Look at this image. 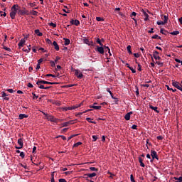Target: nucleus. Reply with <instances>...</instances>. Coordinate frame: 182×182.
Masks as SVG:
<instances>
[{"label": "nucleus", "mask_w": 182, "mask_h": 182, "mask_svg": "<svg viewBox=\"0 0 182 182\" xmlns=\"http://www.w3.org/2000/svg\"><path fill=\"white\" fill-rule=\"evenodd\" d=\"M18 8H19L18 4H14L11 7V11L10 12V17L11 19H15V16H16V13L18 12Z\"/></svg>", "instance_id": "1"}, {"label": "nucleus", "mask_w": 182, "mask_h": 182, "mask_svg": "<svg viewBox=\"0 0 182 182\" xmlns=\"http://www.w3.org/2000/svg\"><path fill=\"white\" fill-rule=\"evenodd\" d=\"M97 48H95V50L98 52L99 53H101V55H103L105 53V48L103 46H96Z\"/></svg>", "instance_id": "2"}, {"label": "nucleus", "mask_w": 182, "mask_h": 182, "mask_svg": "<svg viewBox=\"0 0 182 182\" xmlns=\"http://www.w3.org/2000/svg\"><path fill=\"white\" fill-rule=\"evenodd\" d=\"M151 156L153 160H154V159H156V160H159V156L157 155V152L156 151L151 150Z\"/></svg>", "instance_id": "3"}, {"label": "nucleus", "mask_w": 182, "mask_h": 182, "mask_svg": "<svg viewBox=\"0 0 182 182\" xmlns=\"http://www.w3.org/2000/svg\"><path fill=\"white\" fill-rule=\"evenodd\" d=\"M75 75L78 79H82V77H83V74L80 73V70H75Z\"/></svg>", "instance_id": "4"}, {"label": "nucleus", "mask_w": 182, "mask_h": 182, "mask_svg": "<svg viewBox=\"0 0 182 182\" xmlns=\"http://www.w3.org/2000/svg\"><path fill=\"white\" fill-rule=\"evenodd\" d=\"M18 14H20V15H31V12H29V11L26 10V9L19 10Z\"/></svg>", "instance_id": "5"}, {"label": "nucleus", "mask_w": 182, "mask_h": 182, "mask_svg": "<svg viewBox=\"0 0 182 182\" xmlns=\"http://www.w3.org/2000/svg\"><path fill=\"white\" fill-rule=\"evenodd\" d=\"M36 85L39 87V89H45V85H43V82H42V80H38L36 82Z\"/></svg>", "instance_id": "6"}, {"label": "nucleus", "mask_w": 182, "mask_h": 182, "mask_svg": "<svg viewBox=\"0 0 182 182\" xmlns=\"http://www.w3.org/2000/svg\"><path fill=\"white\" fill-rule=\"evenodd\" d=\"M159 53L157 50L154 51V58L156 60H160L161 58L159 55Z\"/></svg>", "instance_id": "7"}, {"label": "nucleus", "mask_w": 182, "mask_h": 182, "mask_svg": "<svg viewBox=\"0 0 182 182\" xmlns=\"http://www.w3.org/2000/svg\"><path fill=\"white\" fill-rule=\"evenodd\" d=\"M74 122L73 120H70V121H68V122H63L62 124V126L63 127H68V126L70 125V124H74Z\"/></svg>", "instance_id": "8"}, {"label": "nucleus", "mask_w": 182, "mask_h": 182, "mask_svg": "<svg viewBox=\"0 0 182 182\" xmlns=\"http://www.w3.org/2000/svg\"><path fill=\"white\" fill-rule=\"evenodd\" d=\"M84 42L86 43V45H88V46H95V43H93V41H89V39L84 40Z\"/></svg>", "instance_id": "9"}, {"label": "nucleus", "mask_w": 182, "mask_h": 182, "mask_svg": "<svg viewBox=\"0 0 182 182\" xmlns=\"http://www.w3.org/2000/svg\"><path fill=\"white\" fill-rule=\"evenodd\" d=\"M43 114H44V116H46V119H48L50 122H52L54 119V117L52 115H49L45 112H43Z\"/></svg>", "instance_id": "10"}, {"label": "nucleus", "mask_w": 182, "mask_h": 182, "mask_svg": "<svg viewBox=\"0 0 182 182\" xmlns=\"http://www.w3.org/2000/svg\"><path fill=\"white\" fill-rule=\"evenodd\" d=\"M9 95L6 94L5 92H1V97H4V100L9 101V97H6Z\"/></svg>", "instance_id": "11"}, {"label": "nucleus", "mask_w": 182, "mask_h": 182, "mask_svg": "<svg viewBox=\"0 0 182 182\" xmlns=\"http://www.w3.org/2000/svg\"><path fill=\"white\" fill-rule=\"evenodd\" d=\"M26 43V40L24 38H22L20 42L18 43V47L22 48L23 47V45Z\"/></svg>", "instance_id": "12"}, {"label": "nucleus", "mask_w": 182, "mask_h": 182, "mask_svg": "<svg viewBox=\"0 0 182 182\" xmlns=\"http://www.w3.org/2000/svg\"><path fill=\"white\" fill-rule=\"evenodd\" d=\"M82 103L78 104L77 105H74V106H71V107H68V109L70 110H75V109H78V107H80V106H82Z\"/></svg>", "instance_id": "13"}, {"label": "nucleus", "mask_w": 182, "mask_h": 182, "mask_svg": "<svg viewBox=\"0 0 182 182\" xmlns=\"http://www.w3.org/2000/svg\"><path fill=\"white\" fill-rule=\"evenodd\" d=\"M41 83H43V85H58V82H48V81H45L43 80H42Z\"/></svg>", "instance_id": "14"}, {"label": "nucleus", "mask_w": 182, "mask_h": 182, "mask_svg": "<svg viewBox=\"0 0 182 182\" xmlns=\"http://www.w3.org/2000/svg\"><path fill=\"white\" fill-rule=\"evenodd\" d=\"M161 19L164 20V22L165 23H167V22H168V16H167V15H162L161 16Z\"/></svg>", "instance_id": "15"}, {"label": "nucleus", "mask_w": 182, "mask_h": 182, "mask_svg": "<svg viewBox=\"0 0 182 182\" xmlns=\"http://www.w3.org/2000/svg\"><path fill=\"white\" fill-rule=\"evenodd\" d=\"M131 114H133V112H129L127 113L124 116L125 120H130V115Z\"/></svg>", "instance_id": "16"}, {"label": "nucleus", "mask_w": 182, "mask_h": 182, "mask_svg": "<svg viewBox=\"0 0 182 182\" xmlns=\"http://www.w3.org/2000/svg\"><path fill=\"white\" fill-rule=\"evenodd\" d=\"M149 109H151V110H154L156 112V113H160V111H159L157 109V107H154L153 105H149Z\"/></svg>", "instance_id": "17"}, {"label": "nucleus", "mask_w": 182, "mask_h": 182, "mask_svg": "<svg viewBox=\"0 0 182 182\" xmlns=\"http://www.w3.org/2000/svg\"><path fill=\"white\" fill-rule=\"evenodd\" d=\"M28 117V116L27 114H20L18 115V119H19L20 120H22V119H27Z\"/></svg>", "instance_id": "18"}, {"label": "nucleus", "mask_w": 182, "mask_h": 182, "mask_svg": "<svg viewBox=\"0 0 182 182\" xmlns=\"http://www.w3.org/2000/svg\"><path fill=\"white\" fill-rule=\"evenodd\" d=\"M85 176L89 177L90 178H92V177H96L97 174L94 172L92 173H86L85 174Z\"/></svg>", "instance_id": "19"}, {"label": "nucleus", "mask_w": 182, "mask_h": 182, "mask_svg": "<svg viewBox=\"0 0 182 182\" xmlns=\"http://www.w3.org/2000/svg\"><path fill=\"white\" fill-rule=\"evenodd\" d=\"M53 45L54 46V49H55V50H59V45H58V43L56 41H53Z\"/></svg>", "instance_id": "20"}, {"label": "nucleus", "mask_w": 182, "mask_h": 182, "mask_svg": "<svg viewBox=\"0 0 182 182\" xmlns=\"http://www.w3.org/2000/svg\"><path fill=\"white\" fill-rule=\"evenodd\" d=\"M34 32H35L36 35H37V36H42L43 35V33H42L39 31V29H36V30L34 31Z\"/></svg>", "instance_id": "21"}, {"label": "nucleus", "mask_w": 182, "mask_h": 182, "mask_svg": "<svg viewBox=\"0 0 182 182\" xmlns=\"http://www.w3.org/2000/svg\"><path fill=\"white\" fill-rule=\"evenodd\" d=\"M63 40L65 41V46H68V45L70 44V40H69V38H64Z\"/></svg>", "instance_id": "22"}, {"label": "nucleus", "mask_w": 182, "mask_h": 182, "mask_svg": "<svg viewBox=\"0 0 182 182\" xmlns=\"http://www.w3.org/2000/svg\"><path fill=\"white\" fill-rule=\"evenodd\" d=\"M92 109H95V110H100L102 109V106H96V105H92L90 106Z\"/></svg>", "instance_id": "23"}, {"label": "nucleus", "mask_w": 182, "mask_h": 182, "mask_svg": "<svg viewBox=\"0 0 182 182\" xmlns=\"http://www.w3.org/2000/svg\"><path fill=\"white\" fill-rule=\"evenodd\" d=\"M18 144H19V146H21V147H23V139H22V138H20L18 139Z\"/></svg>", "instance_id": "24"}, {"label": "nucleus", "mask_w": 182, "mask_h": 182, "mask_svg": "<svg viewBox=\"0 0 182 182\" xmlns=\"http://www.w3.org/2000/svg\"><path fill=\"white\" fill-rule=\"evenodd\" d=\"M127 50L128 53H129V55L133 54V53H132V46H128L127 47Z\"/></svg>", "instance_id": "25"}, {"label": "nucleus", "mask_w": 182, "mask_h": 182, "mask_svg": "<svg viewBox=\"0 0 182 182\" xmlns=\"http://www.w3.org/2000/svg\"><path fill=\"white\" fill-rule=\"evenodd\" d=\"M96 42H97V43H98V45H100V46H103V43L102 42L100 38H97L96 39Z\"/></svg>", "instance_id": "26"}, {"label": "nucleus", "mask_w": 182, "mask_h": 182, "mask_svg": "<svg viewBox=\"0 0 182 182\" xmlns=\"http://www.w3.org/2000/svg\"><path fill=\"white\" fill-rule=\"evenodd\" d=\"M86 120L87 122H88V123H92L93 124H96V122L92 121L91 118L87 117L86 118Z\"/></svg>", "instance_id": "27"}, {"label": "nucleus", "mask_w": 182, "mask_h": 182, "mask_svg": "<svg viewBox=\"0 0 182 182\" xmlns=\"http://www.w3.org/2000/svg\"><path fill=\"white\" fill-rule=\"evenodd\" d=\"M151 38L152 39H160V40H161V37L159 36V35H157V34H155L154 36H153L151 37Z\"/></svg>", "instance_id": "28"}, {"label": "nucleus", "mask_w": 182, "mask_h": 182, "mask_svg": "<svg viewBox=\"0 0 182 182\" xmlns=\"http://www.w3.org/2000/svg\"><path fill=\"white\" fill-rule=\"evenodd\" d=\"M74 25H75V26H79V25H80V21H79V20H74Z\"/></svg>", "instance_id": "29"}, {"label": "nucleus", "mask_w": 182, "mask_h": 182, "mask_svg": "<svg viewBox=\"0 0 182 182\" xmlns=\"http://www.w3.org/2000/svg\"><path fill=\"white\" fill-rule=\"evenodd\" d=\"M179 33H180V31H174L170 33L171 35H173V36L178 35Z\"/></svg>", "instance_id": "30"}, {"label": "nucleus", "mask_w": 182, "mask_h": 182, "mask_svg": "<svg viewBox=\"0 0 182 182\" xmlns=\"http://www.w3.org/2000/svg\"><path fill=\"white\" fill-rule=\"evenodd\" d=\"M96 21H97V22H103L105 19L102 17H96Z\"/></svg>", "instance_id": "31"}, {"label": "nucleus", "mask_w": 182, "mask_h": 182, "mask_svg": "<svg viewBox=\"0 0 182 182\" xmlns=\"http://www.w3.org/2000/svg\"><path fill=\"white\" fill-rule=\"evenodd\" d=\"M166 87H167L168 90H171L173 93H175V92H177V90L173 89V88H170V87L168 85H166Z\"/></svg>", "instance_id": "32"}, {"label": "nucleus", "mask_w": 182, "mask_h": 182, "mask_svg": "<svg viewBox=\"0 0 182 182\" xmlns=\"http://www.w3.org/2000/svg\"><path fill=\"white\" fill-rule=\"evenodd\" d=\"M23 52H27V53H29L31 52V48L28 47L27 48H23Z\"/></svg>", "instance_id": "33"}, {"label": "nucleus", "mask_w": 182, "mask_h": 182, "mask_svg": "<svg viewBox=\"0 0 182 182\" xmlns=\"http://www.w3.org/2000/svg\"><path fill=\"white\" fill-rule=\"evenodd\" d=\"M90 171H99V169L95 167H90Z\"/></svg>", "instance_id": "34"}, {"label": "nucleus", "mask_w": 182, "mask_h": 182, "mask_svg": "<svg viewBox=\"0 0 182 182\" xmlns=\"http://www.w3.org/2000/svg\"><path fill=\"white\" fill-rule=\"evenodd\" d=\"M38 15V11L33 10L30 12V15Z\"/></svg>", "instance_id": "35"}, {"label": "nucleus", "mask_w": 182, "mask_h": 182, "mask_svg": "<svg viewBox=\"0 0 182 182\" xmlns=\"http://www.w3.org/2000/svg\"><path fill=\"white\" fill-rule=\"evenodd\" d=\"M80 145H82V142L79 141V142L75 143L73 145V147H78V146H80Z\"/></svg>", "instance_id": "36"}, {"label": "nucleus", "mask_w": 182, "mask_h": 182, "mask_svg": "<svg viewBox=\"0 0 182 182\" xmlns=\"http://www.w3.org/2000/svg\"><path fill=\"white\" fill-rule=\"evenodd\" d=\"M129 69L132 73H136V69L133 68V67H129Z\"/></svg>", "instance_id": "37"}, {"label": "nucleus", "mask_w": 182, "mask_h": 182, "mask_svg": "<svg viewBox=\"0 0 182 182\" xmlns=\"http://www.w3.org/2000/svg\"><path fill=\"white\" fill-rule=\"evenodd\" d=\"M174 180H178V182H182V176L177 178V177H174L173 178Z\"/></svg>", "instance_id": "38"}, {"label": "nucleus", "mask_w": 182, "mask_h": 182, "mask_svg": "<svg viewBox=\"0 0 182 182\" xmlns=\"http://www.w3.org/2000/svg\"><path fill=\"white\" fill-rule=\"evenodd\" d=\"M157 25H166V23L164 21H157L156 22Z\"/></svg>", "instance_id": "39"}, {"label": "nucleus", "mask_w": 182, "mask_h": 182, "mask_svg": "<svg viewBox=\"0 0 182 182\" xmlns=\"http://www.w3.org/2000/svg\"><path fill=\"white\" fill-rule=\"evenodd\" d=\"M76 136H78V134H73L68 137V141L70 140L71 139H73V137H76Z\"/></svg>", "instance_id": "40"}, {"label": "nucleus", "mask_w": 182, "mask_h": 182, "mask_svg": "<svg viewBox=\"0 0 182 182\" xmlns=\"http://www.w3.org/2000/svg\"><path fill=\"white\" fill-rule=\"evenodd\" d=\"M130 180L132 182H136V181L134 180V176H133V174L130 175Z\"/></svg>", "instance_id": "41"}, {"label": "nucleus", "mask_w": 182, "mask_h": 182, "mask_svg": "<svg viewBox=\"0 0 182 182\" xmlns=\"http://www.w3.org/2000/svg\"><path fill=\"white\" fill-rule=\"evenodd\" d=\"M50 63L52 68H55V61L50 60Z\"/></svg>", "instance_id": "42"}, {"label": "nucleus", "mask_w": 182, "mask_h": 182, "mask_svg": "<svg viewBox=\"0 0 182 182\" xmlns=\"http://www.w3.org/2000/svg\"><path fill=\"white\" fill-rule=\"evenodd\" d=\"M49 26H53V28H56V23H49Z\"/></svg>", "instance_id": "43"}, {"label": "nucleus", "mask_w": 182, "mask_h": 182, "mask_svg": "<svg viewBox=\"0 0 182 182\" xmlns=\"http://www.w3.org/2000/svg\"><path fill=\"white\" fill-rule=\"evenodd\" d=\"M131 129H132L133 130H137V125L133 124L132 126Z\"/></svg>", "instance_id": "44"}, {"label": "nucleus", "mask_w": 182, "mask_h": 182, "mask_svg": "<svg viewBox=\"0 0 182 182\" xmlns=\"http://www.w3.org/2000/svg\"><path fill=\"white\" fill-rule=\"evenodd\" d=\"M46 42L47 43H48V45L52 44V41H50L49 38H46Z\"/></svg>", "instance_id": "45"}, {"label": "nucleus", "mask_w": 182, "mask_h": 182, "mask_svg": "<svg viewBox=\"0 0 182 182\" xmlns=\"http://www.w3.org/2000/svg\"><path fill=\"white\" fill-rule=\"evenodd\" d=\"M137 16V13H136V12H132V14H131V15H130V16H131V18H133V16Z\"/></svg>", "instance_id": "46"}, {"label": "nucleus", "mask_w": 182, "mask_h": 182, "mask_svg": "<svg viewBox=\"0 0 182 182\" xmlns=\"http://www.w3.org/2000/svg\"><path fill=\"white\" fill-rule=\"evenodd\" d=\"M20 157H21V159H25V153L21 152V153H20Z\"/></svg>", "instance_id": "47"}, {"label": "nucleus", "mask_w": 182, "mask_h": 182, "mask_svg": "<svg viewBox=\"0 0 182 182\" xmlns=\"http://www.w3.org/2000/svg\"><path fill=\"white\" fill-rule=\"evenodd\" d=\"M58 60H60V57L57 56V57L55 58V60H54V63H58Z\"/></svg>", "instance_id": "48"}, {"label": "nucleus", "mask_w": 182, "mask_h": 182, "mask_svg": "<svg viewBox=\"0 0 182 182\" xmlns=\"http://www.w3.org/2000/svg\"><path fill=\"white\" fill-rule=\"evenodd\" d=\"M6 91L9 92V93H14V92H15L13 89H7Z\"/></svg>", "instance_id": "49"}, {"label": "nucleus", "mask_w": 182, "mask_h": 182, "mask_svg": "<svg viewBox=\"0 0 182 182\" xmlns=\"http://www.w3.org/2000/svg\"><path fill=\"white\" fill-rule=\"evenodd\" d=\"M103 48H104V49H105V50L107 49L108 50V53H110V48L109 47L104 46Z\"/></svg>", "instance_id": "50"}, {"label": "nucleus", "mask_w": 182, "mask_h": 182, "mask_svg": "<svg viewBox=\"0 0 182 182\" xmlns=\"http://www.w3.org/2000/svg\"><path fill=\"white\" fill-rule=\"evenodd\" d=\"M92 139H93L92 141H96V140H97V136L93 135Z\"/></svg>", "instance_id": "51"}, {"label": "nucleus", "mask_w": 182, "mask_h": 182, "mask_svg": "<svg viewBox=\"0 0 182 182\" xmlns=\"http://www.w3.org/2000/svg\"><path fill=\"white\" fill-rule=\"evenodd\" d=\"M32 95L33 96V99H38V97H39V96L36 95L34 92H33Z\"/></svg>", "instance_id": "52"}, {"label": "nucleus", "mask_w": 182, "mask_h": 182, "mask_svg": "<svg viewBox=\"0 0 182 182\" xmlns=\"http://www.w3.org/2000/svg\"><path fill=\"white\" fill-rule=\"evenodd\" d=\"M43 62V58H41L38 60V64L41 65Z\"/></svg>", "instance_id": "53"}, {"label": "nucleus", "mask_w": 182, "mask_h": 182, "mask_svg": "<svg viewBox=\"0 0 182 182\" xmlns=\"http://www.w3.org/2000/svg\"><path fill=\"white\" fill-rule=\"evenodd\" d=\"M46 77H56V76H55V75H53V74H47L46 75Z\"/></svg>", "instance_id": "54"}, {"label": "nucleus", "mask_w": 182, "mask_h": 182, "mask_svg": "<svg viewBox=\"0 0 182 182\" xmlns=\"http://www.w3.org/2000/svg\"><path fill=\"white\" fill-rule=\"evenodd\" d=\"M148 33H154V28H151V30L148 31Z\"/></svg>", "instance_id": "55"}, {"label": "nucleus", "mask_w": 182, "mask_h": 182, "mask_svg": "<svg viewBox=\"0 0 182 182\" xmlns=\"http://www.w3.org/2000/svg\"><path fill=\"white\" fill-rule=\"evenodd\" d=\"M73 86H76V84H73V85H67L65 86V87H73Z\"/></svg>", "instance_id": "56"}, {"label": "nucleus", "mask_w": 182, "mask_h": 182, "mask_svg": "<svg viewBox=\"0 0 182 182\" xmlns=\"http://www.w3.org/2000/svg\"><path fill=\"white\" fill-rule=\"evenodd\" d=\"M58 181H59V182H68V181H66V179H65V178H60V179L58 180Z\"/></svg>", "instance_id": "57"}, {"label": "nucleus", "mask_w": 182, "mask_h": 182, "mask_svg": "<svg viewBox=\"0 0 182 182\" xmlns=\"http://www.w3.org/2000/svg\"><path fill=\"white\" fill-rule=\"evenodd\" d=\"M4 49H5V50H7L8 52H11V49L6 46H4Z\"/></svg>", "instance_id": "58"}, {"label": "nucleus", "mask_w": 182, "mask_h": 182, "mask_svg": "<svg viewBox=\"0 0 182 182\" xmlns=\"http://www.w3.org/2000/svg\"><path fill=\"white\" fill-rule=\"evenodd\" d=\"M58 137H61V139H62L63 140H66V136H63V135H60V136H58Z\"/></svg>", "instance_id": "59"}, {"label": "nucleus", "mask_w": 182, "mask_h": 182, "mask_svg": "<svg viewBox=\"0 0 182 182\" xmlns=\"http://www.w3.org/2000/svg\"><path fill=\"white\" fill-rule=\"evenodd\" d=\"M58 120H59V119L54 117V119H53V120L51 122H53V123H58Z\"/></svg>", "instance_id": "60"}, {"label": "nucleus", "mask_w": 182, "mask_h": 182, "mask_svg": "<svg viewBox=\"0 0 182 182\" xmlns=\"http://www.w3.org/2000/svg\"><path fill=\"white\" fill-rule=\"evenodd\" d=\"M134 58H140V54L139 53H134Z\"/></svg>", "instance_id": "61"}, {"label": "nucleus", "mask_w": 182, "mask_h": 182, "mask_svg": "<svg viewBox=\"0 0 182 182\" xmlns=\"http://www.w3.org/2000/svg\"><path fill=\"white\" fill-rule=\"evenodd\" d=\"M27 86L28 87H33V85H32V83H30V82L27 84Z\"/></svg>", "instance_id": "62"}, {"label": "nucleus", "mask_w": 182, "mask_h": 182, "mask_svg": "<svg viewBox=\"0 0 182 182\" xmlns=\"http://www.w3.org/2000/svg\"><path fill=\"white\" fill-rule=\"evenodd\" d=\"M157 140H163V136H158L156 137Z\"/></svg>", "instance_id": "63"}, {"label": "nucleus", "mask_w": 182, "mask_h": 182, "mask_svg": "<svg viewBox=\"0 0 182 182\" xmlns=\"http://www.w3.org/2000/svg\"><path fill=\"white\" fill-rule=\"evenodd\" d=\"M157 65H159V66H163V63L156 61Z\"/></svg>", "instance_id": "64"}]
</instances>
